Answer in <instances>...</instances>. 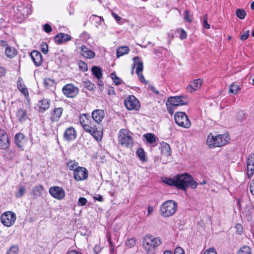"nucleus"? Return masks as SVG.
Segmentation results:
<instances>
[{
  "label": "nucleus",
  "instance_id": "nucleus-6",
  "mask_svg": "<svg viewBox=\"0 0 254 254\" xmlns=\"http://www.w3.org/2000/svg\"><path fill=\"white\" fill-rule=\"evenodd\" d=\"M132 133L126 129H122L118 133L119 142L122 146L131 148L133 144L134 140Z\"/></svg>",
  "mask_w": 254,
  "mask_h": 254
},
{
  "label": "nucleus",
  "instance_id": "nucleus-15",
  "mask_svg": "<svg viewBox=\"0 0 254 254\" xmlns=\"http://www.w3.org/2000/svg\"><path fill=\"white\" fill-rule=\"evenodd\" d=\"M76 137V132L73 127H69L65 130L64 134L65 140L70 141L75 139Z\"/></svg>",
  "mask_w": 254,
  "mask_h": 254
},
{
  "label": "nucleus",
  "instance_id": "nucleus-51",
  "mask_svg": "<svg viewBox=\"0 0 254 254\" xmlns=\"http://www.w3.org/2000/svg\"><path fill=\"white\" fill-rule=\"evenodd\" d=\"M178 32L180 33V39L184 40L187 38V34L186 32L183 29H177Z\"/></svg>",
  "mask_w": 254,
  "mask_h": 254
},
{
  "label": "nucleus",
  "instance_id": "nucleus-59",
  "mask_svg": "<svg viewBox=\"0 0 254 254\" xmlns=\"http://www.w3.org/2000/svg\"><path fill=\"white\" fill-rule=\"evenodd\" d=\"M174 254H185L184 250L181 247H177L175 249Z\"/></svg>",
  "mask_w": 254,
  "mask_h": 254
},
{
  "label": "nucleus",
  "instance_id": "nucleus-11",
  "mask_svg": "<svg viewBox=\"0 0 254 254\" xmlns=\"http://www.w3.org/2000/svg\"><path fill=\"white\" fill-rule=\"evenodd\" d=\"M79 121L83 127L86 131L96 126L95 122L91 120L86 114H82L79 116Z\"/></svg>",
  "mask_w": 254,
  "mask_h": 254
},
{
  "label": "nucleus",
  "instance_id": "nucleus-2",
  "mask_svg": "<svg viewBox=\"0 0 254 254\" xmlns=\"http://www.w3.org/2000/svg\"><path fill=\"white\" fill-rule=\"evenodd\" d=\"M161 243L162 241L159 237L154 238L151 235L145 236L143 241V247L147 254H155Z\"/></svg>",
  "mask_w": 254,
  "mask_h": 254
},
{
  "label": "nucleus",
  "instance_id": "nucleus-49",
  "mask_svg": "<svg viewBox=\"0 0 254 254\" xmlns=\"http://www.w3.org/2000/svg\"><path fill=\"white\" fill-rule=\"evenodd\" d=\"M41 50L44 54H47L49 51L48 45L46 43L42 42L41 44Z\"/></svg>",
  "mask_w": 254,
  "mask_h": 254
},
{
  "label": "nucleus",
  "instance_id": "nucleus-14",
  "mask_svg": "<svg viewBox=\"0 0 254 254\" xmlns=\"http://www.w3.org/2000/svg\"><path fill=\"white\" fill-rule=\"evenodd\" d=\"M247 170L248 178H251L254 173V154H249L247 157Z\"/></svg>",
  "mask_w": 254,
  "mask_h": 254
},
{
  "label": "nucleus",
  "instance_id": "nucleus-8",
  "mask_svg": "<svg viewBox=\"0 0 254 254\" xmlns=\"http://www.w3.org/2000/svg\"><path fill=\"white\" fill-rule=\"evenodd\" d=\"M125 105L128 110H138L140 106L138 100L133 95L128 97L124 101Z\"/></svg>",
  "mask_w": 254,
  "mask_h": 254
},
{
  "label": "nucleus",
  "instance_id": "nucleus-29",
  "mask_svg": "<svg viewBox=\"0 0 254 254\" xmlns=\"http://www.w3.org/2000/svg\"><path fill=\"white\" fill-rule=\"evenodd\" d=\"M243 213L249 220H251L254 216V210L250 206H247Z\"/></svg>",
  "mask_w": 254,
  "mask_h": 254
},
{
  "label": "nucleus",
  "instance_id": "nucleus-25",
  "mask_svg": "<svg viewBox=\"0 0 254 254\" xmlns=\"http://www.w3.org/2000/svg\"><path fill=\"white\" fill-rule=\"evenodd\" d=\"M17 87L20 91L25 96L28 95L27 89L23 83V80L21 77H19L17 80Z\"/></svg>",
  "mask_w": 254,
  "mask_h": 254
},
{
  "label": "nucleus",
  "instance_id": "nucleus-32",
  "mask_svg": "<svg viewBox=\"0 0 254 254\" xmlns=\"http://www.w3.org/2000/svg\"><path fill=\"white\" fill-rule=\"evenodd\" d=\"M6 56L9 58H12L17 55V51L14 48L7 47L5 50Z\"/></svg>",
  "mask_w": 254,
  "mask_h": 254
},
{
  "label": "nucleus",
  "instance_id": "nucleus-19",
  "mask_svg": "<svg viewBox=\"0 0 254 254\" xmlns=\"http://www.w3.org/2000/svg\"><path fill=\"white\" fill-rule=\"evenodd\" d=\"M202 81L200 79H195L191 82L187 87V90L192 93L200 88Z\"/></svg>",
  "mask_w": 254,
  "mask_h": 254
},
{
  "label": "nucleus",
  "instance_id": "nucleus-55",
  "mask_svg": "<svg viewBox=\"0 0 254 254\" xmlns=\"http://www.w3.org/2000/svg\"><path fill=\"white\" fill-rule=\"evenodd\" d=\"M87 199L84 197H79L78 199L77 205H80V206H83L86 204L87 203Z\"/></svg>",
  "mask_w": 254,
  "mask_h": 254
},
{
  "label": "nucleus",
  "instance_id": "nucleus-61",
  "mask_svg": "<svg viewBox=\"0 0 254 254\" xmlns=\"http://www.w3.org/2000/svg\"><path fill=\"white\" fill-rule=\"evenodd\" d=\"M137 75L140 82L144 83L145 84L147 83V82L145 80L143 74H142V72H139V74H137Z\"/></svg>",
  "mask_w": 254,
  "mask_h": 254
},
{
  "label": "nucleus",
  "instance_id": "nucleus-36",
  "mask_svg": "<svg viewBox=\"0 0 254 254\" xmlns=\"http://www.w3.org/2000/svg\"><path fill=\"white\" fill-rule=\"evenodd\" d=\"M143 136L145 138L146 141L150 144H152L156 141L157 137L153 134L149 133L144 134Z\"/></svg>",
  "mask_w": 254,
  "mask_h": 254
},
{
  "label": "nucleus",
  "instance_id": "nucleus-17",
  "mask_svg": "<svg viewBox=\"0 0 254 254\" xmlns=\"http://www.w3.org/2000/svg\"><path fill=\"white\" fill-rule=\"evenodd\" d=\"M32 60L36 66H40L42 63V56L41 53L37 51H32L30 54Z\"/></svg>",
  "mask_w": 254,
  "mask_h": 254
},
{
  "label": "nucleus",
  "instance_id": "nucleus-45",
  "mask_svg": "<svg viewBox=\"0 0 254 254\" xmlns=\"http://www.w3.org/2000/svg\"><path fill=\"white\" fill-rule=\"evenodd\" d=\"M25 192V187L23 186H21L19 188L18 191L15 193V196L17 198H20L23 195Z\"/></svg>",
  "mask_w": 254,
  "mask_h": 254
},
{
  "label": "nucleus",
  "instance_id": "nucleus-39",
  "mask_svg": "<svg viewBox=\"0 0 254 254\" xmlns=\"http://www.w3.org/2000/svg\"><path fill=\"white\" fill-rule=\"evenodd\" d=\"M136 154L142 161L145 162L146 161L145 152L142 148L138 149L136 151Z\"/></svg>",
  "mask_w": 254,
  "mask_h": 254
},
{
  "label": "nucleus",
  "instance_id": "nucleus-47",
  "mask_svg": "<svg viewBox=\"0 0 254 254\" xmlns=\"http://www.w3.org/2000/svg\"><path fill=\"white\" fill-rule=\"evenodd\" d=\"M135 244H136V239L135 238H132L129 239L126 242V245L130 248L134 246Z\"/></svg>",
  "mask_w": 254,
  "mask_h": 254
},
{
  "label": "nucleus",
  "instance_id": "nucleus-30",
  "mask_svg": "<svg viewBox=\"0 0 254 254\" xmlns=\"http://www.w3.org/2000/svg\"><path fill=\"white\" fill-rule=\"evenodd\" d=\"M49 106V100L47 99H43L39 102V110L41 112L47 110Z\"/></svg>",
  "mask_w": 254,
  "mask_h": 254
},
{
  "label": "nucleus",
  "instance_id": "nucleus-18",
  "mask_svg": "<svg viewBox=\"0 0 254 254\" xmlns=\"http://www.w3.org/2000/svg\"><path fill=\"white\" fill-rule=\"evenodd\" d=\"M9 145L8 136L5 131L3 130V133L0 134V148L2 149H5L8 147Z\"/></svg>",
  "mask_w": 254,
  "mask_h": 254
},
{
  "label": "nucleus",
  "instance_id": "nucleus-1",
  "mask_svg": "<svg viewBox=\"0 0 254 254\" xmlns=\"http://www.w3.org/2000/svg\"><path fill=\"white\" fill-rule=\"evenodd\" d=\"M176 187L179 189L186 190L188 187L192 189L197 188L198 183L188 173L180 174L176 176Z\"/></svg>",
  "mask_w": 254,
  "mask_h": 254
},
{
  "label": "nucleus",
  "instance_id": "nucleus-54",
  "mask_svg": "<svg viewBox=\"0 0 254 254\" xmlns=\"http://www.w3.org/2000/svg\"><path fill=\"white\" fill-rule=\"evenodd\" d=\"M250 34V30H247L246 31H244V33L241 35L240 36V39L242 41H245L249 36Z\"/></svg>",
  "mask_w": 254,
  "mask_h": 254
},
{
  "label": "nucleus",
  "instance_id": "nucleus-42",
  "mask_svg": "<svg viewBox=\"0 0 254 254\" xmlns=\"http://www.w3.org/2000/svg\"><path fill=\"white\" fill-rule=\"evenodd\" d=\"M66 165L70 170H75L77 166V163L75 161H69L66 163Z\"/></svg>",
  "mask_w": 254,
  "mask_h": 254
},
{
  "label": "nucleus",
  "instance_id": "nucleus-37",
  "mask_svg": "<svg viewBox=\"0 0 254 254\" xmlns=\"http://www.w3.org/2000/svg\"><path fill=\"white\" fill-rule=\"evenodd\" d=\"M162 182L169 185L176 187V176H175L173 178H164L162 179Z\"/></svg>",
  "mask_w": 254,
  "mask_h": 254
},
{
  "label": "nucleus",
  "instance_id": "nucleus-53",
  "mask_svg": "<svg viewBox=\"0 0 254 254\" xmlns=\"http://www.w3.org/2000/svg\"><path fill=\"white\" fill-rule=\"evenodd\" d=\"M79 67L83 71H87L88 69V66L87 64L82 61H80L79 63Z\"/></svg>",
  "mask_w": 254,
  "mask_h": 254
},
{
  "label": "nucleus",
  "instance_id": "nucleus-63",
  "mask_svg": "<svg viewBox=\"0 0 254 254\" xmlns=\"http://www.w3.org/2000/svg\"><path fill=\"white\" fill-rule=\"evenodd\" d=\"M236 228L237 229L239 234H241L242 233V232H243V228L241 224H237L236 225Z\"/></svg>",
  "mask_w": 254,
  "mask_h": 254
},
{
  "label": "nucleus",
  "instance_id": "nucleus-50",
  "mask_svg": "<svg viewBox=\"0 0 254 254\" xmlns=\"http://www.w3.org/2000/svg\"><path fill=\"white\" fill-rule=\"evenodd\" d=\"M192 16L190 14L189 11L187 10L185 11L184 19L189 23L192 21Z\"/></svg>",
  "mask_w": 254,
  "mask_h": 254
},
{
  "label": "nucleus",
  "instance_id": "nucleus-52",
  "mask_svg": "<svg viewBox=\"0 0 254 254\" xmlns=\"http://www.w3.org/2000/svg\"><path fill=\"white\" fill-rule=\"evenodd\" d=\"M245 118V114L244 111L240 110L237 114V119L240 121H242Z\"/></svg>",
  "mask_w": 254,
  "mask_h": 254
},
{
  "label": "nucleus",
  "instance_id": "nucleus-46",
  "mask_svg": "<svg viewBox=\"0 0 254 254\" xmlns=\"http://www.w3.org/2000/svg\"><path fill=\"white\" fill-rule=\"evenodd\" d=\"M111 77L116 85H120L121 84L122 81L121 79L118 77L115 73H111Z\"/></svg>",
  "mask_w": 254,
  "mask_h": 254
},
{
  "label": "nucleus",
  "instance_id": "nucleus-16",
  "mask_svg": "<svg viewBox=\"0 0 254 254\" xmlns=\"http://www.w3.org/2000/svg\"><path fill=\"white\" fill-rule=\"evenodd\" d=\"M104 116V111L103 110H95L92 113V118L93 120L95 122V123H100L101 122Z\"/></svg>",
  "mask_w": 254,
  "mask_h": 254
},
{
  "label": "nucleus",
  "instance_id": "nucleus-58",
  "mask_svg": "<svg viewBox=\"0 0 254 254\" xmlns=\"http://www.w3.org/2000/svg\"><path fill=\"white\" fill-rule=\"evenodd\" d=\"M21 11L22 12V14L24 16H27L28 14H30L31 13L30 9L27 7L23 8L21 10Z\"/></svg>",
  "mask_w": 254,
  "mask_h": 254
},
{
  "label": "nucleus",
  "instance_id": "nucleus-41",
  "mask_svg": "<svg viewBox=\"0 0 254 254\" xmlns=\"http://www.w3.org/2000/svg\"><path fill=\"white\" fill-rule=\"evenodd\" d=\"M18 247L16 245H13L8 250L6 254H18Z\"/></svg>",
  "mask_w": 254,
  "mask_h": 254
},
{
  "label": "nucleus",
  "instance_id": "nucleus-34",
  "mask_svg": "<svg viewBox=\"0 0 254 254\" xmlns=\"http://www.w3.org/2000/svg\"><path fill=\"white\" fill-rule=\"evenodd\" d=\"M92 72L93 74L98 79L100 80L102 76V71L100 67L94 66L92 68Z\"/></svg>",
  "mask_w": 254,
  "mask_h": 254
},
{
  "label": "nucleus",
  "instance_id": "nucleus-12",
  "mask_svg": "<svg viewBox=\"0 0 254 254\" xmlns=\"http://www.w3.org/2000/svg\"><path fill=\"white\" fill-rule=\"evenodd\" d=\"M49 193L54 198L61 200L65 195V192L63 188L59 187H52L49 189Z\"/></svg>",
  "mask_w": 254,
  "mask_h": 254
},
{
  "label": "nucleus",
  "instance_id": "nucleus-44",
  "mask_svg": "<svg viewBox=\"0 0 254 254\" xmlns=\"http://www.w3.org/2000/svg\"><path fill=\"white\" fill-rule=\"evenodd\" d=\"M240 90L239 86L235 84H232L230 86L229 88V92L236 94L238 91Z\"/></svg>",
  "mask_w": 254,
  "mask_h": 254
},
{
  "label": "nucleus",
  "instance_id": "nucleus-22",
  "mask_svg": "<svg viewBox=\"0 0 254 254\" xmlns=\"http://www.w3.org/2000/svg\"><path fill=\"white\" fill-rule=\"evenodd\" d=\"M80 48V53L85 58L91 59L95 57V53L85 46H82Z\"/></svg>",
  "mask_w": 254,
  "mask_h": 254
},
{
  "label": "nucleus",
  "instance_id": "nucleus-10",
  "mask_svg": "<svg viewBox=\"0 0 254 254\" xmlns=\"http://www.w3.org/2000/svg\"><path fill=\"white\" fill-rule=\"evenodd\" d=\"M78 88L72 84H67L63 88V92L67 97H75L78 93Z\"/></svg>",
  "mask_w": 254,
  "mask_h": 254
},
{
  "label": "nucleus",
  "instance_id": "nucleus-38",
  "mask_svg": "<svg viewBox=\"0 0 254 254\" xmlns=\"http://www.w3.org/2000/svg\"><path fill=\"white\" fill-rule=\"evenodd\" d=\"M237 254H252V251L250 247L244 246L238 251Z\"/></svg>",
  "mask_w": 254,
  "mask_h": 254
},
{
  "label": "nucleus",
  "instance_id": "nucleus-23",
  "mask_svg": "<svg viewBox=\"0 0 254 254\" xmlns=\"http://www.w3.org/2000/svg\"><path fill=\"white\" fill-rule=\"evenodd\" d=\"M14 141L17 146L19 148H22L25 144L26 139L22 133H18L15 136Z\"/></svg>",
  "mask_w": 254,
  "mask_h": 254
},
{
  "label": "nucleus",
  "instance_id": "nucleus-43",
  "mask_svg": "<svg viewBox=\"0 0 254 254\" xmlns=\"http://www.w3.org/2000/svg\"><path fill=\"white\" fill-rule=\"evenodd\" d=\"M83 85L84 87L88 89L89 90H92L95 88L94 84L91 83L89 81H84L83 82Z\"/></svg>",
  "mask_w": 254,
  "mask_h": 254
},
{
  "label": "nucleus",
  "instance_id": "nucleus-62",
  "mask_svg": "<svg viewBox=\"0 0 254 254\" xmlns=\"http://www.w3.org/2000/svg\"><path fill=\"white\" fill-rule=\"evenodd\" d=\"M250 190L253 195H254V180L250 184Z\"/></svg>",
  "mask_w": 254,
  "mask_h": 254
},
{
  "label": "nucleus",
  "instance_id": "nucleus-27",
  "mask_svg": "<svg viewBox=\"0 0 254 254\" xmlns=\"http://www.w3.org/2000/svg\"><path fill=\"white\" fill-rule=\"evenodd\" d=\"M129 52V48L128 46L119 47L117 50V57L118 58L125 55L127 54Z\"/></svg>",
  "mask_w": 254,
  "mask_h": 254
},
{
  "label": "nucleus",
  "instance_id": "nucleus-40",
  "mask_svg": "<svg viewBox=\"0 0 254 254\" xmlns=\"http://www.w3.org/2000/svg\"><path fill=\"white\" fill-rule=\"evenodd\" d=\"M236 14L240 19H244L247 13L244 9L239 8L236 10Z\"/></svg>",
  "mask_w": 254,
  "mask_h": 254
},
{
  "label": "nucleus",
  "instance_id": "nucleus-56",
  "mask_svg": "<svg viewBox=\"0 0 254 254\" xmlns=\"http://www.w3.org/2000/svg\"><path fill=\"white\" fill-rule=\"evenodd\" d=\"M44 30L47 33H50L52 31V28L49 24H45L43 26Z\"/></svg>",
  "mask_w": 254,
  "mask_h": 254
},
{
  "label": "nucleus",
  "instance_id": "nucleus-57",
  "mask_svg": "<svg viewBox=\"0 0 254 254\" xmlns=\"http://www.w3.org/2000/svg\"><path fill=\"white\" fill-rule=\"evenodd\" d=\"M203 26L206 29H209L210 28V25L207 22V15H205L203 18Z\"/></svg>",
  "mask_w": 254,
  "mask_h": 254
},
{
  "label": "nucleus",
  "instance_id": "nucleus-9",
  "mask_svg": "<svg viewBox=\"0 0 254 254\" xmlns=\"http://www.w3.org/2000/svg\"><path fill=\"white\" fill-rule=\"evenodd\" d=\"M15 214L12 212H7L1 216V223L6 226L9 227L12 225L16 220Z\"/></svg>",
  "mask_w": 254,
  "mask_h": 254
},
{
  "label": "nucleus",
  "instance_id": "nucleus-3",
  "mask_svg": "<svg viewBox=\"0 0 254 254\" xmlns=\"http://www.w3.org/2000/svg\"><path fill=\"white\" fill-rule=\"evenodd\" d=\"M189 99L186 96H172L168 98L166 105L168 112L172 115L176 107L187 105Z\"/></svg>",
  "mask_w": 254,
  "mask_h": 254
},
{
  "label": "nucleus",
  "instance_id": "nucleus-60",
  "mask_svg": "<svg viewBox=\"0 0 254 254\" xmlns=\"http://www.w3.org/2000/svg\"><path fill=\"white\" fill-rule=\"evenodd\" d=\"M203 254H217L215 249L214 248H209Z\"/></svg>",
  "mask_w": 254,
  "mask_h": 254
},
{
  "label": "nucleus",
  "instance_id": "nucleus-28",
  "mask_svg": "<svg viewBox=\"0 0 254 254\" xmlns=\"http://www.w3.org/2000/svg\"><path fill=\"white\" fill-rule=\"evenodd\" d=\"M16 117L20 122L25 121L27 118L26 110L19 109L16 113Z\"/></svg>",
  "mask_w": 254,
  "mask_h": 254
},
{
  "label": "nucleus",
  "instance_id": "nucleus-24",
  "mask_svg": "<svg viewBox=\"0 0 254 254\" xmlns=\"http://www.w3.org/2000/svg\"><path fill=\"white\" fill-rule=\"evenodd\" d=\"M43 190V187L42 185L36 186L32 190L31 194L33 196V198H37L41 195Z\"/></svg>",
  "mask_w": 254,
  "mask_h": 254
},
{
  "label": "nucleus",
  "instance_id": "nucleus-20",
  "mask_svg": "<svg viewBox=\"0 0 254 254\" xmlns=\"http://www.w3.org/2000/svg\"><path fill=\"white\" fill-rule=\"evenodd\" d=\"M54 40L56 43L61 44L64 42L68 41L71 40V37L67 34L60 33L55 36Z\"/></svg>",
  "mask_w": 254,
  "mask_h": 254
},
{
  "label": "nucleus",
  "instance_id": "nucleus-48",
  "mask_svg": "<svg viewBox=\"0 0 254 254\" xmlns=\"http://www.w3.org/2000/svg\"><path fill=\"white\" fill-rule=\"evenodd\" d=\"M44 83L46 88H49L54 85V81L50 78H45Z\"/></svg>",
  "mask_w": 254,
  "mask_h": 254
},
{
  "label": "nucleus",
  "instance_id": "nucleus-31",
  "mask_svg": "<svg viewBox=\"0 0 254 254\" xmlns=\"http://www.w3.org/2000/svg\"><path fill=\"white\" fill-rule=\"evenodd\" d=\"M161 152L162 154L166 156H170L171 148L170 145L167 143H163L161 145Z\"/></svg>",
  "mask_w": 254,
  "mask_h": 254
},
{
  "label": "nucleus",
  "instance_id": "nucleus-4",
  "mask_svg": "<svg viewBox=\"0 0 254 254\" xmlns=\"http://www.w3.org/2000/svg\"><path fill=\"white\" fill-rule=\"evenodd\" d=\"M229 138L227 134H219L214 136L212 134L208 135L207 139V144L210 147H220L226 144Z\"/></svg>",
  "mask_w": 254,
  "mask_h": 254
},
{
  "label": "nucleus",
  "instance_id": "nucleus-13",
  "mask_svg": "<svg viewBox=\"0 0 254 254\" xmlns=\"http://www.w3.org/2000/svg\"><path fill=\"white\" fill-rule=\"evenodd\" d=\"M74 178L77 181L85 180L88 177L87 170L84 167H78L74 171Z\"/></svg>",
  "mask_w": 254,
  "mask_h": 254
},
{
  "label": "nucleus",
  "instance_id": "nucleus-7",
  "mask_svg": "<svg viewBox=\"0 0 254 254\" xmlns=\"http://www.w3.org/2000/svg\"><path fill=\"white\" fill-rule=\"evenodd\" d=\"M174 118L176 123L180 127L189 128L191 126V123L185 113L178 112Z\"/></svg>",
  "mask_w": 254,
  "mask_h": 254
},
{
  "label": "nucleus",
  "instance_id": "nucleus-5",
  "mask_svg": "<svg viewBox=\"0 0 254 254\" xmlns=\"http://www.w3.org/2000/svg\"><path fill=\"white\" fill-rule=\"evenodd\" d=\"M177 208V203L174 200H169L161 205L160 212L162 216L168 217L173 215L176 212Z\"/></svg>",
  "mask_w": 254,
  "mask_h": 254
},
{
  "label": "nucleus",
  "instance_id": "nucleus-64",
  "mask_svg": "<svg viewBox=\"0 0 254 254\" xmlns=\"http://www.w3.org/2000/svg\"><path fill=\"white\" fill-rule=\"evenodd\" d=\"M66 254H82L80 252L75 251V250H71L69 251L66 253Z\"/></svg>",
  "mask_w": 254,
  "mask_h": 254
},
{
  "label": "nucleus",
  "instance_id": "nucleus-21",
  "mask_svg": "<svg viewBox=\"0 0 254 254\" xmlns=\"http://www.w3.org/2000/svg\"><path fill=\"white\" fill-rule=\"evenodd\" d=\"M133 60L134 63L132 66L133 68L136 67V73L137 74H139V72H142L143 69V62L139 57L133 58Z\"/></svg>",
  "mask_w": 254,
  "mask_h": 254
},
{
  "label": "nucleus",
  "instance_id": "nucleus-26",
  "mask_svg": "<svg viewBox=\"0 0 254 254\" xmlns=\"http://www.w3.org/2000/svg\"><path fill=\"white\" fill-rule=\"evenodd\" d=\"M89 20L92 23L96 24V27L101 25L104 21V18L102 17L94 14L90 16Z\"/></svg>",
  "mask_w": 254,
  "mask_h": 254
},
{
  "label": "nucleus",
  "instance_id": "nucleus-35",
  "mask_svg": "<svg viewBox=\"0 0 254 254\" xmlns=\"http://www.w3.org/2000/svg\"><path fill=\"white\" fill-rule=\"evenodd\" d=\"M63 109L62 108H58L55 109L53 114V117L51 118V120L54 122L59 119L63 113Z\"/></svg>",
  "mask_w": 254,
  "mask_h": 254
},
{
  "label": "nucleus",
  "instance_id": "nucleus-33",
  "mask_svg": "<svg viewBox=\"0 0 254 254\" xmlns=\"http://www.w3.org/2000/svg\"><path fill=\"white\" fill-rule=\"evenodd\" d=\"M86 131L89 132L96 140L99 141L101 140V138L100 135V132L97 130L96 126L92 127V128L89 129V130Z\"/></svg>",
  "mask_w": 254,
  "mask_h": 254
}]
</instances>
